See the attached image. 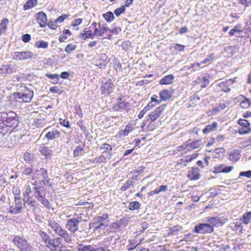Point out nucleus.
Segmentation results:
<instances>
[{
	"label": "nucleus",
	"instance_id": "1",
	"mask_svg": "<svg viewBox=\"0 0 251 251\" xmlns=\"http://www.w3.org/2000/svg\"><path fill=\"white\" fill-rule=\"evenodd\" d=\"M22 90V92L14 93V98L16 99V100L20 102H30L33 96V91L29 90L26 86H24Z\"/></svg>",
	"mask_w": 251,
	"mask_h": 251
},
{
	"label": "nucleus",
	"instance_id": "2",
	"mask_svg": "<svg viewBox=\"0 0 251 251\" xmlns=\"http://www.w3.org/2000/svg\"><path fill=\"white\" fill-rule=\"evenodd\" d=\"M12 241L14 245L20 251H33L32 246L24 237L16 236Z\"/></svg>",
	"mask_w": 251,
	"mask_h": 251
},
{
	"label": "nucleus",
	"instance_id": "3",
	"mask_svg": "<svg viewBox=\"0 0 251 251\" xmlns=\"http://www.w3.org/2000/svg\"><path fill=\"white\" fill-rule=\"evenodd\" d=\"M34 189H35L34 195L36 198L42 205L46 208L50 209V202L45 198L46 193L43 191V188L41 187H34Z\"/></svg>",
	"mask_w": 251,
	"mask_h": 251
},
{
	"label": "nucleus",
	"instance_id": "4",
	"mask_svg": "<svg viewBox=\"0 0 251 251\" xmlns=\"http://www.w3.org/2000/svg\"><path fill=\"white\" fill-rule=\"evenodd\" d=\"M37 55L30 51H17L14 52L13 58L20 61H23L28 59L35 58Z\"/></svg>",
	"mask_w": 251,
	"mask_h": 251
},
{
	"label": "nucleus",
	"instance_id": "5",
	"mask_svg": "<svg viewBox=\"0 0 251 251\" xmlns=\"http://www.w3.org/2000/svg\"><path fill=\"white\" fill-rule=\"evenodd\" d=\"M213 231V226L209 224H199L195 227V232L197 233L205 234Z\"/></svg>",
	"mask_w": 251,
	"mask_h": 251
},
{
	"label": "nucleus",
	"instance_id": "6",
	"mask_svg": "<svg viewBox=\"0 0 251 251\" xmlns=\"http://www.w3.org/2000/svg\"><path fill=\"white\" fill-rule=\"evenodd\" d=\"M15 204L10 206L9 212L12 214H17L22 212V201L19 197H15Z\"/></svg>",
	"mask_w": 251,
	"mask_h": 251
},
{
	"label": "nucleus",
	"instance_id": "7",
	"mask_svg": "<svg viewBox=\"0 0 251 251\" xmlns=\"http://www.w3.org/2000/svg\"><path fill=\"white\" fill-rule=\"evenodd\" d=\"M62 239L61 238H56L53 239H50L49 241L47 246L52 251H62L63 244H61Z\"/></svg>",
	"mask_w": 251,
	"mask_h": 251
},
{
	"label": "nucleus",
	"instance_id": "8",
	"mask_svg": "<svg viewBox=\"0 0 251 251\" xmlns=\"http://www.w3.org/2000/svg\"><path fill=\"white\" fill-rule=\"evenodd\" d=\"M80 222V218L77 217L68 220L66 227L72 232H75L78 229V224Z\"/></svg>",
	"mask_w": 251,
	"mask_h": 251
},
{
	"label": "nucleus",
	"instance_id": "9",
	"mask_svg": "<svg viewBox=\"0 0 251 251\" xmlns=\"http://www.w3.org/2000/svg\"><path fill=\"white\" fill-rule=\"evenodd\" d=\"M0 73L2 76H6L8 74H10L16 72V68L15 65L12 64H6L3 65L0 67Z\"/></svg>",
	"mask_w": 251,
	"mask_h": 251
},
{
	"label": "nucleus",
	"instance_id": "10",
	"mask_svg": "<svg viewBox=\"0 0 251 251\" xmlns=\"http://www.w3.org/2000/svg\"><path fill=\"white\" fill-rule=\"evenodd\" d=\"M36 19L37 22L41 27H46L48 24V20L46 15L42 11H40L36 14Z\"/></svg>",
	"mask_w": 251,
	"mask_h": 251
},
{
	"label": "nucleus",
	"instance_id": "11",
	"mask_svg": "<svg viewBox=\"0 0 251 251\" xmlns=\"http://www.w3.org/2000/svg\"><path fill=\"white\" fill-rule=\"evenodd\" d=\"M9 114L10 117H7V119L4 121V122L7 125V126L11 129L13 126H16L17 125L16 114L15 112H9Z\"/></svg>",
	"mask_w": 251,
	"mask_h": 251
},
{
	"label": "nucleus",
	"instance_id": "12",
	"mask_svg": "<svg viewBox=\"0 0 251 251\" xmlns=\"http://www.w3.org/2000/svg\"><path fill=\"white\" fill-rule=\"evenodd\" d=\"M113 83L111 79H106L101 86V91L104 94H109L112 92Z\"/></svg>",
	"mask_w": 251,
	"mask_h": 251
},
{
	"label": "nucleus",
	"instance_id": "13",
	"mask_svg": "<svg viewBox=\"0 0 251 251\" xmlns=\"http://www.w3.org/2000/svg\"><path fill=\"white\" fill-rule=\"evenodd\" d=\"M164 110V106H160L157 107L153 112H151L149 117L152 122L154 121L159 118L163 113Z\"/></svg>",
	"mask_w": 251,
	"mask_h": 251
},
{
	"label": "nucleus",
	"instance_id": "14",
	"mask_svg": "<svg viewBox=\"0 0 251 251\" xmlns=\"http://www.w3.org/2000/svg\"><path fill=\"white\" fill-rule=\"evenodd\" d=\"M49 225L56 234L61 237L63 236V229L56 222L54 221H51L49 222Z\"/></svg>",
	"mask_w": 251,
	"mask_h": 251
},
{
	"label": "nucleus",
	"instance_id": "15",
	"mask_svg": "<svg viewBox=\"0 0 251 251\" xmlns=\"http://www.w3.org/2000/svg\"><path fill=\"white\" fill-rule=\"evenodd\" d=\"M234 82L232 79L226 80L225 81H223L218 84V86L221 88V90L224 92L227 93L230 91V89L228 87V84H232Z\"/></svg>",
	"mask_w": 251,
	"mask_h": 251
},
{
	"label": "nucleus",
	"instance_id": "16",
	"mask_svg": "<svg viewBox=\"0 0 251 251\" xmlns=\"http://www.w3.org/2000/svg\"><path fill=\"white\" fill-rule=\"evenodd\" d=\"M200 169L198 168H192L188 174L191 180H198L200 178L201 175L199 173Z\"/></svg>",
	"mask_w": 251,
	"mask_h": 251
},
{
	"label": "nucleus",
	"instance_id": "17",
	"mask_svg": "<svg viewBox=\"0 0 251 251\" xmlns=\"http://www.w3.org/2000/svg\"><path fill=\"white\" fill-rule=\"evenodd\" d=\"M108 216L107 214H103L102 216H99L97 217H95L93 221L95 222V223H96V224H101V223H104L105 224H106V225H108Z\"/></svg>",
	"mask_w": 251,
	"mask_h": 251
},
{
	"label": "nucleus",
	"instance_id": "18",
	"mask_svg": "<svg viewBox=\"0 0 251 251\" xmlns=\"http://www.w3.org/2000/svg\"><path fill=\"white\" fill-rule=\"evenodd\" d=\"M175 77L173 75H169L163 77L160 80L161 85H169L173 83Z\"/></svg>",
	"mask_w": 251,
	"mask_h": 251
},
{
	"label": "nucleus",
	"instance_id": "19",
	"mask_svg": "<svg viewBox=\"0 0 251 251\" xmlns=\"http://www.w3.org/2000/svg\"><path fill=\"white\" fill-rule=\"evenodd\" d=\"M79 37L84 40L89 38L93 39L92 31L91 30L88 29L87 28H85L82 32H81Z\"/></svg>",
	"mask_w": 251,
	"mask_h": 251
},
{
	"label": "nucleus",
	"instance_id": "20",
	"mask_svg": "<svg viewBox=\"0 0 251 251\" xmlns=\"http://www.w3.org/2000/svg\"><path fill=\"white\" fill-rule=\"evenodd\" d=\"M159 95L161 100L167 101L172 97V92L168 90H164L160 92Z\"/></svg>",
	"mask_w": 251,
	"mask_h": 251
},
{
	"label": "nucleus",
	"instance_id": "21",
	"mask_svg": "<svg viewBox=\"0 0 251 251\" xmlns=\"http://www.w3.org/2000/svg\"><path fill=\"white\" fill-rule=\"evenodd\" d=\"M122 98H119L117 102L118 106H115L114 108L116 111H118L120 109L126 110L129 105L128 102L125 101H121Z\"/></svg>",
	"mask_w": 251,
	"mask_h": 251
},
{
	"label": "nucleus",
	"instance_id": "22",
	"mask_svg": "<svg viewBox=\"0 0 251 251\" xmlns=\"http://www.w3.org/2000/svg\"><path fill=\"white\" fill-rule=\"evenodd\" d=\"M188 144V151L200 148L202 145L201 140H196Z\"/></svg>",
	"mask_w": 251,
	"mask_h": 251
},
{
	"label": "nucleus",
	"instance_id": "23",
	"mask_svg": "<svg viewBox=\"0 0 251 251\" xmlns=\"http://www.w3.org/2000/svg\"><path fill=\"white\" fill-rule=\"evenodd\" d=\"M108 30H110V29L107 27H101L100 24H99V29L97 27L95 28L93 35L102 36Z\"/></svg>",
	"mask_w": 251,
	"mask_h": 251
},
{
	"label": "nucleus",
	"instance_id": "24",
	"mask_svg": "<svg viewBox=\"0 0 251 251\" xmlns=\"http://www.w3.org/2000/svg\"><path fill=\"white\" fill-rule=\"evenodd\" d=\"M61 132L57 130H53L47 133L46 137L49 140L56 139L60 136Z\"/></svg>",
	"mask_w": 251,
	"mask_h": 251
},
{
	"label": "nucleus",
	"instance_id": "25",
	"mask_svg": "<svg viewBox=\"0 0 251 251\" xmlns=\"http://www.w3.org/2000/svg\"><path fill=\"white\" fill-rule=\"evenodd\" d=\"M62 22H63V15L60 16L59 18L53 22L50 21L48 23L47 25L50 28L55 29L58 26L57 24Z\"/></svg>",
	"mask_w": 251,
	"mask_h": 251
},
{
	"label": "nucleus",
	"instance_id": "26",
	"mask_svg": "<svg viewBox=\"0 0 251 251\" xmlns=\"http://www.w3.org/2000/svg\"><path fill=\"white\" fill-rule=\"evenodd\" d=\"M218 124L216 122H213L211 124L208 125L202 130L204 134H207L211 131L217 129Z\"/></svg>",
	"mask_w": 251,
	"mask_h": 251
},
{
	"label": "nucleus",
	"instance_id": "27",
	"mask_svg": "<svg viewBox=\"0 0 251 251\" xmlns=\"http://www.w3.org/2000/svg\"><path fill=\"white\" fill-rule=\"evenodd\" d=\"M24 203H26L28 205L32 208L33 210L36 208V202L35 201L33 200L31 197L24 198Z\"/></svg>",
	"mask_w": 251,
	"mask_h": 251
},
{
	"label": "nucleus",
	"instance_id": "28",
	"mask_svg": "<svg viewBox=\"0 0 251 251\" xmlns=\"http://www.w3.org/2000/svg\"><path fill=\"white\" fill-rule=\"evenodd\" d=\"M214 157L215 158H222L225 155V149L223 148H216L214 151Z\"/></svg>",
	"mask_w": 251,
	"mask_h": 251
},
{
	"label": "nucleus",
	"instance_id": "29",
	"mask_svg": "<svg viewBox=\"0 0 251 251\" xmlns=\"http://www.w3.org/2000/svg\"><path fill=\"white\" fill-rule=\"evenodd\" d=\"M39 150L42 155L46 157L50 156L52 153V151L48 147L44 146H41Z\"/></svg>",
	"mask_w": 251,
	"mask_h": 251
},
{
	"label": "nucleus",
	"instance_id": "30",
	"mask_svg": "<svg viewBox=\"0 0 251 251\" xmlns=\"http://www.w3.org/2000/svg\"><path fill=\"white\" fill-rule=\"evenodd\" d=\"M11 129L7 126L4 121L0 123V135H4L8 131H10Z\"/></svg>",
	"mask_w": 251,
	"mask_h": 251
},
{
	"label": "nucleus",
	"instance_id": "31",
	"mask_svg": "<svg viewBox=\"0 0 251 251\" xmlns=\"http://www.w3.org/2000/svg\"><path fill=\"white\" fill-rule=\"evenodd\" d=\"M36 173V172L33 173V169L31 168H25L23 171V175L29 176V178L31 176L32 179H34V177H35Z\"/></svg>",
	"mask_w": 251,
	"mask_h": 251
},
{
	"label": "nucleus",
	"instance_id": "32",
	"mask_svg": "<svg viewBox=\"0 0 251 251\" xmlns=\"http://www.w3.org/2000/svg\"><path fill=\"white\" fill-rule=\"evenodd\" d=\"M251 220V212H248L245 213L243 216L240 218V221L244 224L247 225L250 223Z\"/></svg>",
	"mask_w": 251,
	"mask_h": 251
},
{
	"label": "nucleus",
	"instance_id": "33",
	"mask_svg": "<svg viewBox=\"0 0 251 251\" xmlns=\"http://www.w3.org/2000/svg\"><path fill=\"white\" fill-rule=\"evenodd\" d=\"M8 22V20L6 18L3 19L1 21V22L0 24V36L2 33L5 32V30L7 28V25Z\"/></svg>",
	"mask_w": 251,
	"mask_h": 251
},
{
	"label": "nucleus",
	"instance_id": "34",
	"mask_svg": "<svg viewBox=\"0 0 251 251\" xmlns=\"http://www.w3.org/2000/svg\"><path fill=\"white\" fill-rule=\"evenodd\" d=\"M37 3V0H28L25 4L24 9L26 10L32 8L34 5H36Z\"/></svg>",
	"mask_w": 251,
	"mask_h": 251
},
{
	"label": "nucleus",
	"instance_id": "35",
	"mask_svg": "<svg viewBox=\"0 0 251 251\" xmlns=\"http://www.w3.org/2000/svg\"><path fill=\"white\" fill-rule=\"evenodd\" d=\"M154 106V105L153 104H151V103L150 102L147 106L144 107V108L142 111L139 112L138 115V118L139 119L142 118L145 113L147 112L151 108H152Z\"/></svg>",
	"mask_w": 251,
	"mask_h": 251
},
{
	"label": "nucleus",
	"instance_id": "36",
	"mask_svg": "<svg viewBox=\"0 0 251 251\" xmlns=\"http://www.w3.org/2000/svg\"><path fill=\"white\" fill-rule=\"evenodd\" d=\"M140 205L141 204L138 201H132L129 203L128 208L130 210H136L139 209Z\"/></svg>",
	"mask_w": 251,
	"mask_h": 251
},
{
	"label": "nucleus",
	"instance_id": "37",
	"mask_svg": "<svg viewBox=\"0 0 251 251\" xmlns=\"http://www.w3.org/2000/svg\"><path fill=\"white\" fill-rule=\"evenodd\" d=\"M103 17L108 22H111L114 19V16L112 12H107L103 14Z\"/></svg>",
	"mask_w": 251,
	"mask_h": 251
},
{
	"label": "nucleus",
	"instance_id": "38",
	"mask_svg": "<svg viewBox=\"0 0 251 251\" xmlns=\"http://www.w3.org/2000/svg\"><path fill=\"white\" fill-rule=\"evenodd\" d=\"M94 249L91 245L84 246L82 244H80L78 247V251H92Z\"/></svg>",
	"mask_w": 251,
	"mask_h": 251
},
{
	"label": "nucleus",
	"instance_id": "39",
	"mask_svg": "<svg viewBox=\"0 0 251 251\" xmlns=\"http://www.w3.org/2000/svg\"><path fill=\"white\" fill-rule=\"evenodd\" d=\"M132 127L130 125H126L125 129L120 131L119 134L120 135L125 136L127 135L128 133L132 131Z\"/></svg>",
	"mask_w": 251,
	"mask_h": 251
},
{
	"label": "nucleus",
	"instance_id": "40",
	"mask_svg": "<svg viewBox=\"0 0 251 251\" xmlns=\"http://www.w3.org/2000/svg\"><path fill=\"white\" fill-rule=\"evenodd\" d=\"M134 182L130 180H128L126 181L125 184L122 186L121 188V190L123 191H126L127 189L129 188L131 186H133Z\"/></svg>",
	"mask_w": 251,
	"mask_h": 251
},
{
	"label": "nucleus",
	"instance_id": "41",
	"mask_svg": "<svg viewBox=\"0 0 251 251\" xmlns=\"http://www.w3.org/2000/svg\"><path fill=\"white\" fill-rule=\"evenodd\" d=\"M240 106L243 108H249L251 106V100L248 99H246L241 102Z\"/></svg>",
	"mask_w": 251,
	"mask_h": 251
},
{
	"label": "nucleus",
	"instance_id": "42",
	"mask_svg": "<svg viewBox=\"0 0 251 251\" xmlns=\"http://www.w3.org/2000/svg\"><path fill=\"white\" fill-rule=\"evenodd\" d=\"M240 157V154L237 151H234L229 154V158L230 160H237Z\"/></svg>",
	"mask_w": 251,
	"mask_h": 251
},
{
	"label": "nucleus",
	"instance_id": "43",
	"mask_svg": "<svg viewBox=\"0 0 251 251\" xmlns=\"http://www.w3.org/2000/svg\"><path fill=\"white\" fill-rule=\"evenodd\" d=\"M106 224H105L104 223H101V224H99V225L97 224L96 225V226L94 227L93 229L94 231H99V232H100L101 230H104L105 228L107 226Z\"/></svg>",
	"mask_w": 251,
	"mask_h": 251
},
{
	"label": "nucleus",
	"instance_id": "44",
	"mask_svg": "<svg viewBox=\"0 0 251 251\" xmlns=\"http://www.w3.org/2000/svg\"><path fill=\"white\" fill-rule=\"evenodd\" d=\"M25 191L23 193L24 198H27L30 196L31 193V189L29 185H26L24 187Z\"/></svg>",
	"mask_w": 251,
	"mask_h": 251
},
{
	"label": "nucleus",
	"instance_id": "45",
	"mask_svg": "<svg viewBox=\"0 0 251 251\" xmlns=\"http://www.w3.org/2000/svg\"><path fill=\"white\" fill-rule=\"evenodd\" d=\"M36 173L40 172V174H42V176H43V179H44V181L46 180L47 181V182H49L48 181V175L47 171L44 168H41L40 171L36 170Z\"/></svg>",
	"mask_w": 251,
	"mask_h": 251
},
{
	"label": "nucleus",
	"instance_id": "46",
	"mask_svg": "<svg viewBox=\"0 0 251 251\" xmlns=\"http://www.w3.org/2000/svg\"><path fill=\"white\" fill-rule=\"evenodd\" d=\"M76 48V46L75 44H69L65 47V50L66 52L70 53L74 51Z\"/></svg>",
	"mask_w": 251,
	"mask_h": 251
},
{
	"label": "nucleus",
	"instance_id": "47",
	"mask_svg": "<svg viewBox=\"0 0 251 251\" xmlns=\"http://www.w3.org/2000/svg\"><path fill=\"white\" fill-rule=\"evenodd\" d=\"M100 150H103V152H108L112 151V148L111 146L107 143L103 144L101 147H100Z\"/></svg>",
	"mask_w": 251,
	"mask_h": 251
},
{
	"label": "nucleus",
	"instance_id": "48",
	"mask_svg": "<svg viewBox=\"0 0 251 251\" xmlns=\"http://www.w3.org/2000/svg\"><path fill=\"white\" fill-rule=\"evenodd\" d=\"M238 124L242 126V127L245 128H250L249 126H250V123L248 120L245 119H240L238 121Z\"/></svg>",
	"mask_w": 251,
	"mask_h": 251
},
{
	"label": "nucleus",
	"instance_id": "49",
	"mask_svg": "<svg viewBox=\"0 0 251 251\" xmlns=\"http://www.w3.org/2000/svg\"><path fill=\"white\" fill-rule=\"evenodd\" d=\"M24 159L26 162L30 163L33 160V155L31 153L26 152L24 154Z\"/></svg>",
	"mask_w": 251,
	"mask_h": 251
},
{
	"label": "nucleus",
	"instance_id": "50",
	"mask_svg": "<svg viewBox=\"0 0 251 251\" xmlns=\"http://www.w3.org/2000/svg\"><path fill=\"white\" fill-rule=\"evenodd\" d=\"M36 46L38 48L46 49L48 46V43L47 42L41 41L36 42Z\"/></svg>",
	"mask_w": 251,
	"mask_h": 251
},
{
	"label": "nucleus",
	"instance_id": "51",
	"mask_svg": "<svg viewBox=\"0 0 251 251\" xmlns=\"http://www.w3.org/2000/svg\"><path fill=\"white\" fill-rule=\"evenodd\" d=\"M195 235L193 233H189L187 234H185L184 235V237L183 238V239H182V240L181 241H184L187 242V241H190L192 239H193L195 237Z\"/></svg>",
	"mask_w": 251,
	"mask_h": 251
},
{
	"label": "nucleus",
	"instance_id": "52",
	"mask_svg": "<svg viewBox=\"0 0 251 251\" xmlns=\"http://www.w3.org/2000/svg\"><path fill=\"white\" fill-rule=\"evenodd\" d=\"M240 26V25H236V26H235L233 28L231 29L229 31V32L228 33L229 35L230 36H232L234 35V34L235 32H238L239 34H241L242 32V31L238 29V26Z\"/></svg>",
	"mask_w": 251,
	"mask_h": 251
},
{
	"label": "nucleus",
	"instance_id": "53",
	"mask_svg": "<svg viewBox=\"0 0 251 251\" xmlns=\"http://www.w3.org/2000/svg\"><path fill=\"white\" fill-rule=\"evenodd\" d=\"M40 235L42 237V239L48 245V244H49V241H50V239L49 236L46 232H44L43 231L41 232Z\"/></svg>",
	"mask_w": 251,
	"mask_h": 251
},
{
	"label": "nucleus",
	"instance_id": "54",
	"mask_svg": "<svg viewBox=\"0 0 251 251\" xmlns=\"http://www.w3.org/2000/svg\"><path fill=\"white\" fill-rule=\"evenodd\" d=\"M125 11V6H122L118 8H117L114 10L115 14L117 16H119L121 14L123 13Z\"/></svg>",
	"mask_w": 251,
	"mask_h": 251
},
{
	"label": "nucleus",
	"instance_id": "55",
	"mask_svg": "<svg viewBox=\"0 0 251 251\" xmlns=\"http://www.w3.org/2000/svg\"><path fill=\"white\" fill-rule=\"evenodd\" d=\"M251 128L241 127L238 129V133L240 134H245L251 132Z\"/></svg>",
	"mask_w": 251,
	"mask_h": 251
},
{
	"label": "nucleus",
	"instance_id": "56",
	"mask_svg": "<svg viewBox=\"0 0 251 251\" xmlns=\"http://www.w3.org/2000/svg\"><path fill=\"white\" fill-rule=\"evenodd\" d=\"M84 150V146H79L77 147L74 151V153L75 156H79L80 155V152L83 151Z\"/></svg>",
	"mask_w": 251,
	"mask_h": 251
},
{
	"label": "nucleus",
	"instance_id": "57",
	"mask_svg": "<svg viewBox=\"0 0 251 251\" xmlns=\"http://www.w3.org/2000/svg\"><path fill=\"white\" fill-rule=\"evenodd\" d=\"M214 58V54H211L208 55L205 59H204L201 63V64L207 63L213 60Z\"/></svg>",
	"mask_w": 251,
	"mask_h": 251
},
{
	"label": "nucleus",
	"instance_id": "58",
	"mask_svg": "<svg viewBox=\"0 0 251 251\" xmlns=\"http://www.w3.org/2000/svg\"><path fill=\"white\" fill-rule=\"evenodd\" d=\"M34 124L37 127H42L44 126V121L43 120L37 119L34 121Z\"/></svg>",
	"mask_w": 251,
	"mask_h": 251
},
{
	"label": "nucleus",
	"instance_id": "59",
	"mask_svg": "<svg viewBox=\"0 0 251 251\" xmlns=\"http://www.w3.org/2000/svg\"><path fill=\"white\" fill-rule=\"evenodd\" d=\"M226 107V105L224 103H220L218 106H215L214 108L215 111H220L224 109Z\"/></svg>",
	"mask_w": 251,
	"mask_h": 251
},
{
	"label": "nucleus",
	"instance_id": "60",
	"mask_svg": "<svg viewBox=\"0 0 251 251\" xmlns=\"http://www.w3.org/2000/svg\"><path fill=\"white\" fill-rule=\"evenodd\" d=\"M240 176H245L248 178L251 177V170L246 172H241L239 174Z\"/></svg>",
	"mask_w": 251,
	"mask_h": 251
},
{
	"label": "nucleus",
	"instance_id": "61",
	"mask_svg": "<svg viewBox=\"0 0 251 251\" xmlns=\"http://www.w3.org/2000/svg\"><path fill=\"white\" fill-rule=\"evenodd\" d=\"M186 150L188 151V143H184L180 146L177 148V151H180L184 150Z\"/></svg>",
	"mask_w": 251,
	"mask_h": 251
},
{
	"label": "nucleus",
	"instance_id": "62",
	"mask_svg": "<svg viewBox=\"0 0 251 251\" xmlns=\"http://www.w3.org/2000/svg\"><path fill=\"white\" fill-rule=\"evenodd\" d=\"M31 39V36L28 34H25L23 35L22 36V40L25 42L27 43L30 41Z\"/></svg>",
	"mask_w": 251,
	"mask_h": 251
},
{
	"label": "nucleus",
	"instance_id": "63",
	"mask_svg": "<svg viewBox=\"0 0 251 251\" xmlns=\"http://www.w3.org/2000/svg\"><path fill=\"white\" fill-rule=\"evenodd\" d=\"M233 167L232 166H225L224 165V167L222 169V173H229L232 171Z\"/></svg>",
	"mask_w": 251,
	"mask_h": 251
},
{
	"label": "nucleus",
	"instance_id": "64",
	"mask_svg": "<svg viewBox=\"0 0 251 251\" xmlns=\"http://www.w3.org/2000/svg\"><path fill=\"white\" fill-rule=\"evenodd\" d=\"M208 222L210 223L211 226H213V227L216 225V224L217 223V219L215 217H211L209 218L208 219Z\"/></svg>",
	"mask_w": 251,
	"mask_h": 251
}]
</instances>
